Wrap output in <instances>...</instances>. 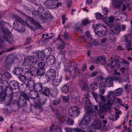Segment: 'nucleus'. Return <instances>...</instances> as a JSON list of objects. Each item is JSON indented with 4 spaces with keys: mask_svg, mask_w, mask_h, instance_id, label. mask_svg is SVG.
<instances>
[{
    "mask_svg": "<svg viewBox=\"0 0 132 132\" xmlns=\"http://www.w3.org/2000/svg\"><path fill=\"white\" fill-rule=\"evenodd\" d=\"M12 17L16 19L13 23L14 29L20 32H24L26 28L24 21L19 16L14 14H12Z\"/></svg>",
    "mask_w": 132,
    "mask_h": 132,
    "instance_id": "1",
    "label": "nucleus"
},
{
    "mask_svg": "<svg viewBox=\"0 0 132 132\" xmlns=\"http://www.w3.org/2000/svg\"><path fill=\"white\" fill-rule=\"evenodd\" d=\"M37 62V59L35 56H29L27 57L24 60V64L26 67L33 69L34 71L36 70V68L34 66Z\"/></svg>",
    "mask_w": 132,
    "mask_h": 132,
    "instance_id": "2",
    "label": "nucleus"
},
{
    "mask_svg": "<svg viewBox=\"0 0 132 132\" xmlns=\"http://www.w3.org/2000/svg\"><path fill=\"white\" fill-rule=\"evenodd\" d=\"M2 35L5 41L8 42L11 44L14 42L13 38L9 35L10 34V31L6 27L2 28L1 29Z\"/></svg>",
    "mask_w": 132,
    "mask_h": 132,
    "instance_id": "3",
    "label": "nucleus"
},
{
    "mask_svg": "<svg viewBox=\"0 0 132 132\" xmlns=\"http://www.w3.org/2000/svg\"><path fill=\"white\" fill-rule=\"evenodd\" d=\"M39 12L41 13H39V17L42 20H44L45 21L47 20L50 19L51 17V14L48 10H45L44 8L43 7H39Z\"/></svg>",
    "mask_w": 132,
    "mask_h": 132,
    "instance_id": "4",
    "label": "nucleus"
},
{
    "mask_svg": "<svg viewBox=\"0 0 132 132\" xmlns=\"http://www.w3.org/2000/svg\"><path fill=\"white\" fill-rule=\"evenodd\" d=\"M106 66L110 70L115 71L120 68V64L117 59H114L111 60L110 62L107 64Z\"/></svg>",
    "mask_w": 132,
    "mask_h": 132,
    "instance_id": "5",
    "label": "nucleus"
},
{
    "mask_svg": "<svg viewBox=\"0 0 132 132\" xmlns=\"http://www.w3.org/2000/svg\"><path fill=\"white\" fill-rule=\"evenodd\" d=\"M44 78L46 79V82L53 80L56 78V72L53 69H51L47 71L44 76Z\"/></svg>",
    "mask_w": 132,
    "mask_h": 132,
    "instance_id": "6",
    "label": "nucleus"
},
{
    "mask_svg": "<svg viewBox=\"0 0 132 132\" xmlns=\"http://www.w3.org/2000/svg\"><path fill=\"white\" fill-rule=\"evenodd\" d=\"M26 22V24L28 26L31 28L34 27L35 26L37 28H42V26L39 23H38L32 18L28 17L27 18Z\"/></svg>",
    "mask_w": 132,
    "mask_h": 132,
    "instance_id": "7",
    "label": "nucleus"
},
{
    "mask_svg": "<svg viewBox=\"0 0 132 132\" xmlns=\"http://www.w3.org/2000/svg\"><path fill=\"white\" fill-rule=\"evenodd\" d=\"M109 26L111 28L112 33L115 35L119 34L121 31V28L119 25L117 23L113 24H109Z\"/></svg>",
    "mask_w": 132,
    "mask_h": 132,
    "instance_id": "8",
    "label": "nucleus"
},
{
    "mask_svg": "<svg viewBox=\"0 0 132 132\" xmlns=\"http://www.w3.org/2000/svg\"><path fill=\"white\" fill-rule=\"evenodd\" d=\"M79 111V108L77 106L70 107L69 110V114L70 116L73 117H76L78 115Z\"/></svg>",
    "mask_w": 132,
    "mask_h": 132,
    "instance_id": "9",
    "label": "nucleus"
},
{
    "mask_svg": "<svg viewBox=\"0 0 132 132\" xmlns=\"http://www.w3.org/2000/svg\"><path fill=\"white\" fill-rule=\"evenodd\" d=\"M13 92L12 89L10 86L5 88L4 94L8 97V100H7L9 102L7 104L8 105L10 104V103L12 101L11 96L12 95Z\"/></svg>",
    "mask_w": 132,
    "mask_h": 132,
    "instance_id": "10",
    "label": "nucleus"
},
{
    "mask_svg": "<svg viewBox=\"0 0 132 132\" xmlns=\"http://www.w3.org/2000/svg\"><path fill=\"white\" fill-rule=\"evenodd\" d=\"M111 102L109 100L108 101V103H106L100 106L98 110V112L102 113L105 112L111 108L110 106L112 105Z\"/></svg>",
    "mask_w": 132,
    "mask_h": 132,
    "instance_id": "11",
    "label": "nucleus"
},
{
    "mask_svg": "<svg viewBox=\"0 0 132 132\" xmlns=\"http://www.w3.org/2000/svg\"><path fill=\"white\" fill-rule=\"evenodd\" d=\"M90 114H91L89 112L85 114V116L81 122V124L84 125H85L89 123L91 120V116L92 113Z\"/></svg>",
    "mask_w": 132,
    "mask_h": 132,
    "instance_id": "12",
    "label": "nucleus"
},
{
    "mask_svg": "<svg viewBox=\"0 0 132 132\" xmlns=\"http://www.w3.org/2000/svg\"><path fill=\"white\" fill-rule=\"evenodd\" d=\"M33 69H32L30 68L26 67L25 69L24 75L27 79H31L33 77Z\"/></svg>",
    "mask_w": 132,
    "mask_h": 132,
    "instance_id": "13",
    "label": "nucleus"
},
{
    "mask_svg": "<svg viewBox=\"0 0 132 132\" xmlns=\"http://www.w3.org/2000/svg\"><path fill=\"white\" fill-rule=\"evenodd\" d=\"M113 7L120 8L123 2L126 1L128 3L129 0H113Z\"/></svg>",
    "mask_w": 132,
    "mask_h": 132,
    "instance_id": "14",
    "label": "nucleus"
},
{
    "mask_svg": "<svg viewBox=\"0 0 132 132\" xmlns=\"http://www.w3.org/2000/svg\"><path fill=\"white\" fill-rule=\"evenodd\" d=\"M60 44L57 47V49L60 51V53L61 54H64L65 53V51H62L63 49H65V45L64 42L61 39L59 40Z\"/></svg>",
    "mask_w": 132,
    "mask_h": 132,
    "instance_id": "15",
    "label": "nucleus"
},
{
    "mask_svg": "<svg viewBox=\"0 0 132 132\" xmlns=\"http://www.w3.org/2000/svg\"><path fill=\"white\" fill-rule=\"evenodd\" d=\"M104 84L105 86L109 87L113 85V79L110 77H108L104 79Z\"/></svg>",
    "mask_w": 132,
    "mask_h": 132,
    "instance_id": "16",
    "label": "nucleus"
},
{
    "mask_svg": "<svg viewBox=\"0 0 132 132\" xmlns=\"http://www.w3.org/2000/svg\"><path fill=\"white\" fill-rule=\"evenodd\" d=\"M55 0H47L44 3L45 5L50 8H55L54 3Z\"/></svg>",
    "mask_w": 132,
    "mask_h": 132,
    "instance_id": "17",
    "label": "nucleus"
},
{
    "mask_svg": "<svg viewBox=\"0 0 132 132\" xmlns=\"http://www.w3.org/2000/svg\"><path fill=\"white\" fill-rule=\"evenodd\" d=\"M82 102L85 104L84 106L86 108H90L91 106L89 99L87 97H85L82 98Z\"/></svg>",
    "mask_w": 132,
    "mask_h": 132,
    "instance_id": "18",
    "label": "nucleus"
},
{
    "mask_svg": "<svg viewBox=\"0 0 132 132\" xmlns=\"http://www.w3.org/2000/svg\"><path fill=\"white\" fill-rule=\"evenodd\" d=\"M34 56H35L36 58L37 59V61L40 59L43 60L45 57V54L43 52H39L38 53L35 52L34 54Z\"/></svg>",
    "mask_w": 132,
    "mask_h": 132,
    "instance_id": "19",
    "label": "nucleus"
},
{
    "mask_svg": "<svg viewBox=\"0 0 132 132\" xmlns=\"http://www.w3.org/2000/svg\"><path fill=\"white\" fill-rule=\"evenodd\" d=\"M43 85L40 82L36 83L34 86V89L36 92H40L42 90Z\"/></svg>",
    "mask_w": 132,
    "mask_h": 132,
    "instance_id": "20",
    "label": "nucleus"
},
{
    "mask_svg": "<svg viewBox=\"0 0 132 132\" xmlns=\"http://www.w3.org/2000/svg\"><path fill=\"white\" fill-rule=\"evenodd\" d=\"M55 62L54 56L53 55H50L46 58V62L51 64H53Z\"/></svg>",
    "mask_w": 132,
    "mask_h": 132,
    "instance_id": "21",
    "label": "nucleus"
},
{
    "mask_svg": "<svg viewBox=\"0 0 132 132\" xmlns=\"http://www.w3.org/2000/svg\"><path fill=\"white\" fill-rule=\"evenodd\" d=\"M9 86L12 89H16L18 88L19 87L18 82L15 80L12 81L10 82Z\"/></svg>",
    "mask_w": 132,
    "mask_h": 132,
    "instance_id": "22",
    "label": "nucleus"
},
{
    "mask_svg": "<svg viewBox=\"0 0 132 132\" xmlns=\"http://www.w3.org/2000/svg\"><path fill=\"white\" fill-rule=\"evenodd\" d=\"M105 29V30H103L101 31H98L97 32L95 31V34L99 37L104 36L106 35L107 31V29Z\"/></svg>",
    "mask_w": 132,
    "mask_h": 132,
    "instance_id": "23",
    "label": "nucleus"
},
{
    "mask_svg": "<svg viewBox=\"0 0 132 132\" xmlns=\"http://www.w3.org/2000/svg\"><path fill=\"white\" fill-rule=\"evenodd\" d=\"M38 96V94L35 91H32L29 94V98L32 99H35Z\"/></svg>",
    "mask_w": 132,
    "mask_h": 132,
    "instance_id": "24",
    "label": "nucleus"
},
{
    "mask_svg": "<svg viewBox=\"0 0 132 132\" xmlns=\"http://www.w3.org/2000/svg\"><path fill=\"white\" fill-rule=\"evenodd\" d=\"M114 71V72L112 75L113 79L116 81L120 80L121 78L120 73L116 71Z\"/></svg>",
    "mask_w": 132,
    "mask_h": 132,
    "instance_id": "25",
    "label": "nucleus"
},
{
    "mask_svg": "<svg viewBox=\"0 0 132 132\" xmlns=\"http://www.w3.org/2000/svg\"><path fill=\"white\" fill-rule=\"evenodd\" d=\"M18 105L20 107L24 106L26 104V101L21 98L19 101L17 102Z\"/></svg>",
    "mask_w": 132,
    "mask_h": 132,
    "instance_id": "26",
    "label": "nucleus"
},
{
    "mask_svg": "<svg viewBox=\"0 0 132 132\" xmlns=\"http://www.w3.org/2000/svg\"><path fill=\"white\" fill-rule=\"evenodd\" d=\"M42 91V94L46 96H48L50 93L49 89L46 86H44L43 88Z\"/></svg>",
    "mask_w": 132,
    "mask_h": 132,
    "instance_id": "27",
    "label": "nucleus"
},
{
    "mask_svg": "<svg viewBox=\"0 0 132 132\" xmlns=\"http://www.w3.org/2000/svg\"><path fill=\"white\" fill-rule=\"evenodd\" d=\"M22 71L23 69L21 68H16L13 70V72L14 74L19 75L22 73Z\"/></svg>",
    "mask_w": 132,
    "mask_h": 132,
    "instance_id": "28",
    "label": "nucleus"
},
{
    "mask_svg": "<svg viewBox=\"0 0 132 132\" xmlns=\"http://www.w3.org/2000/svg\"><path fill=\"white\" fill-rule=\"evenodd\" d=\"M93 125L96 129H98L101 127V123L100 121L95 120L93 122Z\"/></svg>",
    "mask_w": 132,
    "mask_h": 132,
    "instance_id": "29",
    "label": "nucleus"
},
{
    "mask_svg": "<svg viewBox=\"0 0 132 132\" xmlns=\"http://www.w3.org/2000/svg\"><path fill=\"white\" fill-rule=\"evenodd\" d=\"M106 59L105 56H102L98 57L97 59V60L99 61L102 64L104 65L106 63Z\"/></svg>",
    "mask_w": 132,
    "mask_h": 132,
    "instance_id": "30",
    "label": "nucleus"
},
{
    "mask_svg": "<svg viewBox=\"0 0 132 132\" xmlns=\"http://www.w3.org/2000/svg\"><path fill=\"white\" fill-rule=\"evenodd\" d=\"M45 72V70L44 68L39 69L36 71L37 75L40 76L44 74Z\"/></svg>",
    "mask_w": 132,
    "mask_h": 132,
    "instance_id": "31",
    "label": "nucleus"
},
{
    "mask_svg": "<svg viewBox=\"0 0 132 132\" xmlns=\"http://www.w3.org/2000/svg\"><path fill=\"white\" fill-rule=\"evenodd\" d=\"M98 87V84L96 82L91 83L90 85V88L95 90Z\"/></svg>",
    "mask_w": 132,
    "mask_h": 132,
    "instance_id": "32",
    "label": "nucleus"
},
{
    "mask_svg": "<svg viewBox=\"0 0 132 132\" xmlns=\"http://www.w3.org/2000/svg\"><path fill=\"white\" fill-rule=\"evenodd\" d=\"M35 84L34 81L32 80H29L27 82L28 86L31 88L33 87L34 88Z\"/></svg>",
    "mask_w": 132,
    "mask_h": 132,
    "instance_id": "33",
    "label": "nucleus"
},
{
    "mask_svg": "<svg viewBox=\"0 0 132 132\" xmlns=\"http://www.w3.org/2000/svg\"><path fill=\"white\" fill-rule=\"evenodd\" d=\"M92 94L94 97V98L96 101L98 102V101H100L101 94L100 95L97 94L96 93L94 92H93L92 93Z\"/></svg>",
    "mask_w": 132,
    "mask_h": 132,
    "instance_id": "34",
    "label": "nucleus"
},
{
    "mask_svg": "<svg viewBox=\"0 0 132 132\" xmlns=\"http://www.w3.org/2000/svg\"><path fill=\"white\" fill-rule=\"evenodd\" d=\"M96 129L93 124L89 127L87 129L86 131L87 132H94Z\"/></svg>",
    "mask_w": 132,
    "mask_h": 132,
    "instance_id": "35",
    "label": "nucleus"
},
{
    "mask_svg": "<svg viewBox=\"0 0 132 132\" xmlns=\"http://www.w3.org/2000/svg\"><path fill=\"white\" fill-rule=\"evenodd\" d=\"M105 86L103 85L102 84H101L99 87V91L100 92V94L103 95L105 91V90L104 89Z\"/></svg>",
    "mask_w": 132,
    "mask_h": 132,
    "instance_id": "36",
    "label": "nucleus"
},
{
    "mask_svg": "<svg viewBox=\"0 0 132 132\" xmlns=\"http://www.w3.org/2000/svg\"><path fill=\"white\" fill-rule=\"evenodd\" d=\"M109 99L111 101L115 99L116 98L115 93L113 92H111L109 95Z\"/></svg>",
    "mask_w": 132,
    "mask_h": 132,
    "instance_id": "37",
    "label": "nucleus"
},
{
    "mask_svg": "<svg viewBox=\"0 0 132 132\" xmlns=\"http://www.w3.org/2000/svg\"><path fill=\"white\" fill-rule=\"evenodd\" d=\"M70 35L68 34L67 32H65L63 35L64 39L67 40H71V39L70 37Z\"/></svg>",
    "mask_w": 132,
    "mask_h": 132,
    "instance_id": "38",
    "label": "nucleus"
},
{
    "mask_svg": "<svg viewBox=\"0 0 132 132\" xmlns=\"http://www.w3.org/2000/svg\"><path fill=\"white\" fill-rule=\"evenodd\" d=\"M12 59H11L10 57L9 56L7 58L6 61V62L5 63V64L6 67H7V65L11 63L12 62Z\"/></svg>",
    "mask_w": 132,
    "mask_h": 132,
    "instance_id": "39",
    "label": "nucleus"
},
{
    "mask_svg": "<svg viewBox=\"0 0 132 132\" xmlns=\"http://www.w3.org/2000/svg\"><path fill=\"white\" fill-rule=\"evenodd\" d=\"M123 89L121 88H119L116 89V95L120 96L123 93Z\"/></svg>",
    "mask_w": 132,
    "mask_h": 132,
    "instance_id": "40",
    "label": "nucleus"
},
{
    "mask_svg": "<svg viewBox=\"0 0 132 132\" xmlns=\"http://www.w3.org/2000/svg\"><path fill=\"white\" fill-rule=\"evenodd\" d=\"M21 96L24 98V100H29V96H28L27 94L24 92L22 93L21 95Z\"/></svg>",
    "mask_w": 132,
    "mask_h": 132,
    "instance_id": "41",
    "label": "nucleus"
},
{
    "mask_svg": "<svg viewBox=\"0 0 132 132\" xmlns=\"http://www.w3.org/2000/svg\"><path fill=\"white\" fill-rule=\"evenodd\" d=\"M57 126L54 125H52L50 127V131L53 132H55L56 129L57 128Z\"/></svg>",
    "mask_w": 132,
    "mask_h": 132,
    "instance_id": "42",
    "label": "nucleus"
},
{
    "mask_svg": "<svg viewBox=\"0 0 132 132\" xmlns=\"http://www.w3.org/2000/svg\"><path fill=\"white\" fill-rule=\"evenodd\" d=\"M109 20L108 22V24L109 26V24H113L112 23L113 22L114 19V16H111L109 18Z\"/></svg>",
    "mask_w": 132,
    "mask_h": 132,
    "instance_id": "43",
    "label": "nucleus"
},
{
    "mask_svg": "<svg viewBox=\"0 0 132 132\" xmlns=\"http://www.w3.org/2000/svg\"><path fill=\"white\" fill-rule=\"evenodd\" d=\"M1 83H2V87H3V88L4 87H5V88L9 87L8 86V83L7 81L5 80H4L3 82H2H2H1Z\"/></svg>",
    "mask_w": 132,
    "mask_h": 132,
    "instance_id": "44",
    "label": "nucleus"
},
{
    "mask_svg": "<svg viewBox=\"0 0 132 132\" xmlns=\"http://www.w3.org/2000/svg\"><path fill=\"white\" fill-rule=\"evenodd\" d=\"M125 43L126 48H128L132 45V41L131 40L127 41Z\"/></svg>",
    "mask_w": 132,
    "mask_h": 132,
    "instance_id": "45",
    "label": "nucleus"
},
{
    "mask_svg": "<svg viewBox=\"0 0 132 132\" xmlns=\"http://www.w3.org/2000/svg\"><path fill=\"white\" fill-rule=\"evenodd\" d=\"M74 121L73 120L70 118H69L67 121V123L69 125H71L73 123Z\"/></svg>",
    "mask_w": 132,
    "mask_h": 132,
    "instance_id": "46",
    "label": "nucleus"
},
{
    "mask_svg": "<svg viewBox=\"0 0 132 132\" xmlns=\"http://www.w3.org/2000/svg\"><path fill=\"white\" fill-rule=\"evenodd\" d=\"M103 77L99 75L97 76L95 79L96 81H102L103 80Z\"/></svg>",
    "mask_w": 132,
    "mask_h": 132,
    "instance_id": "47",
    "label": "nucleus"
},
{
    "mask_svg": "<svg viewBox=\"0 0 132 132\" xmlns=\"http://www.w3.org/2000/svg\"><path fill=\"white\" fill-rule=\"evenodd\" d=\"M19 79L22 82L25 81L26 80H27V78L25 77V76L20 75L19 77Z\"/></svg>",
    "mask_w": 132,
    "mask_h": 132,
    "instance_id": "48",
    "label": "nucleus"
},
{
    "mask_svg": "<svg viewBox=\"0 0 132 132\" xmlns=\"http://www.w3.org/2000/svg\"><path fill=\"white\" fill-rule=\"evenodd\" d=\"M52 84L55 86H58L60 82V81L56 80V78L53 80H52Z\"/></svg>",
    "mask_w": 132,
    "mask_h": 132,
    "instance_id": "49",
    "label": "nucleus"
},
{
    "mask_svg": "<svg viewBox=\"0 0 132 132\" xmlns=\"http://www.w3.org/2000/svg\"><path fill=\"white\" fill-rule=\"evenodd\" d=\"M86 35L88 39L89 40H92V37L91 35L90 34V32L89 31H87L86 33Z\"/></svg>",
    "mask_w": 132,
    "mask_h": 132,
    "instance_id": "50",
    "label": "nucleus"
},
{
    "mask_svg": "<svg viewBox=\"0 0 132 132\" xmlns=\"http://www.w3.org/2000/svg\"><path fill=\"white\" fill-rule=\"evenodd\" d=\"M5 95V94H0V101H3L6 98Z\"/></svg>",
    "mask_w": 132,
    "mask_h": 132,
    "instance_id": "51",
    "label": "nucleus"
},
{
    "mask_svg": "<svg viewBox=\"0 0 132 132\" xmlns=\"http://www.w3.org/2000/svg\"><path fill=\"white\" fill-rule=\"evenodd\" d=\"M89 23V21L87 19H84L82 21V23L84 26H86Z\"/></svg>",
    "mask_w": 132,
    "mask_h": 132,
    "instance_id": "52",
    "label": "nucleus"
},
{
    "mask_svg": "<svg viewBox=\"0 0 132 132\" xmlns=\"http://www.w3.org/2000/svg\"><path fill=\"white\" fill-rule=\"evenodd\" d=\"M62 90L64 93L67 92L68 91L69 89L67 85H64L62 88Z\"/></svg>",
    "mask_w": 132,
    "mask_h": 132,
    "instance_id": "53",
    "label": "nucleus"
},
{
    "mask_svg": "<svg viewBox=\"0 0 132 132\" xmlns=\"http://www.w3.org/2000/svg\"><path fill=\"white\" fill-rule=\"evenodd\" d=\"M60 100L59 98L56 99L53 101V104L54 105H56L60 103Z\"/></svg>",
    "mask_w": 132,
    "mask_h": 132,
    "instance_id": "54",
    "label": "nucleus"
},
{
    "mask_svg": "<svg viewBox=\"0 0 132 132\" xmlns=\"http://www.w3.org/2000/svg\"><path fill=\"white\" fill-rule=\"evenodd\" d=\"M65 130L67 132H75V130L73 129H72L68 127H65L64 128Z\"/></svg>",
    "mask_w": 132,
    "mask_h": 132,
    "instance_id": "55",
    "label": "nucleus"
},
{
    "mask_svg": "<svg viewBox=\"0 0 132 132\" xmlns=\"http://www.w3.org/2000/svg\"><path fill=\"white\" fill-rule=\"evenodd\" d=\"M69 98V96L68 95L63 96L62 98V100L64 102H67L68 101Z\"/></svg>",
    "mask_w": 132,
    "mask_h": 132,
    "instance_id": "56",
    "label": "nucleus"
},
{
    "mask_svg": "<svg viewBox=\"0 0 132 132\" xmlns=\"http://www.w3.org/2000/svg\"><path fill=\"white\" fill-rule=\"evenodd\" d=\"M4 74L5 77L7 78H10L11 77V74L8 72H4Z\"/></svg>",
    "mask_w": 132,
    "mask_h": 132,
    "instance_id": "57",
    "label": "nucleus"
},
{
    "mask_svg": "<svg viewBox=\"0 0 132 132\" xmlns=\"http://www.w3.org/2000/svg\"><path fill=\"white\" fill-rule=\"evenodd\" d=\"M113 34L112 33L109 36L110 39L113 41H114L115 39V37Z\"/></svg>",
    "mask_w": 132,
    "mask_h": 132,
    "instance_id": "58",
    "label": "nucleus"
},
{
    "mask_svg": "<svg viewBox=\"0 0 132 132\" xmlns=\"http://www.w3.org/2000/svg\"><path fill=\"white\" fill-rule=\"evenodd\" d=\"M96 27L97 28L99 27L100 28H102V29L103 28H104L105 29H107V27L106 26L102 24H97L96 25Z\"/></svg>",
    "mask_w": 132,
    "mask_h": 132,
    "instance_id": "59",
    "label": "nucleus"
},
{
    "mask_svg": "<svg viewBox=\"0 0 132 132\" xmlns=\"http://www.w3.org/2000/svg\"><path fill=\"white\" fill-rule=\"evenodd\" d=\"M96 17L97 19H100L102 17V15L100 13H97L95 14Z\"/></svg>",
    "mask_w": 132,
    "mask_h": 132,
    "instance_id": "60",
    "label": "nucleus"
},
{
    "mask_svg": "<svg viewBox=\"0 0 132 132\" xmlns=\"http://www.w3.org/2000/svg\"><path fill=\"white\" fill-rule=\"evenodd\" d=\"M42 105L40 104V103H36L35 105V108H38V109H42L43 108Z\"/></svg>",
    "mask_w": 132,
    "mask_h": 132,
    "instance_id": "61",
    "label": "nucleus"
},
{
    "mask_svg": "<svg viewBox=\"0 0 132 132\" xmlns=\"http://www.w3.org/2000/svg\"><path fill=\"white\" fill-rule=\"evenodd\" d=\"M45 64L44 62H41L38 64V66L40 68H44V67L45 66Z\"/></svg>",
    "mask_w": 132,
    "mask_h": 132,
    "instance_id": "62",
    "label": "nucleus"
},
{
    "mask_svg": "<svg viewBox=\"0 0 132 132\" xmlns=\"http://www.w3.org/2000/svg\"><path fill=\"white\" fill-rule=\"evenodd\" d=\"M54 2V4L55 6V8L58 7L59 6H61V3H58L57 1L55 0Z\"/></svg>",
    "mask_w": 132,
    "mask_h": 132,
    "instance_id": "63",
    "label": "nucleus"
},
{
    "mask_svg": "<svg viewBox=\"0 0 132 132\" xmlns=\"http://www.w3.org/2000/svg\"><path fill=\"white\" fill-rule=\"evenodd\" d=\"M102 101L104 102H106V100L105 97L103 96L101 94L100 99V101Z\"/></svg>",
    "mask_w": 132,
    "mask_h": 132,
    "instance_id": "64",
    "label": "nucleus"
}]
</instances>
